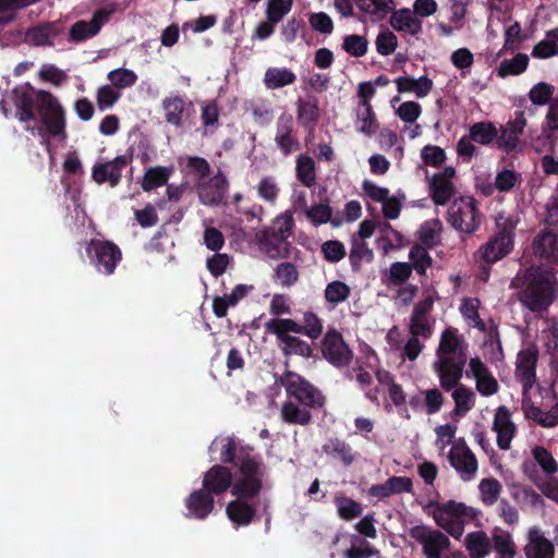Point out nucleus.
<instances>
[{
    "instance_id": "8fccbe9b",
    "label": "nucleus",
    "mask_w": 558,
    "mask_h": 558,
    "mask_svg": "<svg viewBox=\"0 0 558 558\" xmlns=\"http://www.w3.org/2000/svg\"><path fill=\"white\" fill-rule=\"evenodd\" d=\"M350 295L351 288L341 280H333L329 282L324 291L326 302L331 304L333 307L345 302Z\"/></svg>"
},
{
    "instance_id": "2eb2a0df",
    "label": "nucleus",
    "mask_w": 558,
    "mask_h": 558,
    "mask_svg": "<svg viewBox=\"0 0 558 558\" xmlns=\"http://www.w3.org/2000/svg\"><path fill=\"white\" fill-rule=\"evenodd\" d=\"M133 155H120L113 160L99 162L94 165L92 178L98 184L108 183L111 187L120 184L122 179V170L131 163Z\"/></svg>"
},
{
    "instance_id": "a878e982",
    "label": "nucleus",
    "mask_w": 558,
    "mask_h": 558,
    "mask_svg": "<svg viewBox=\"0 0 558 558\" xmlns=\"http://www.w3.org/2000/svg\"><path fill=\"white\" fill-rule=\"evenodd\" d=\"M219 449V461L223 464H233L239 462L241 451L251 453L254 448L247 445H240V442L232 436L225 438H215L209 447L210 451Z\"/></svg>"
},
{
    "instance_id": "5701e85b",
    "label": "nucleus",
    "mask_w": 558,
    "mask_h": 558,
    "mask_svg": "<svg viewBox=\"0 0 558 558\" xmlns=\"http://www.w3.org/2000/svg\"><path fill=\"white\" fill-rule=\"evenodd\" d=\"M523 551L526 558H555L553 542L545 537L538 526L529 529Z\"/></svg>"
},
{
    "instance_id": "5fc2aeb1",
    "label": "nucleus",
    "mask_w": 558,
    "mask_h": 558,
    "mask_svg": "<svg viewBox=\"0 0 558 558\" xmlns=\"http://www.w3.org/2000/svg\"><path fill=\"white\" fill-rule=\"evenodd\" d=\"M169 174V170L165 167L149 168L143 178L142 189L145 192H149L165 185L168 182Z\"/></svg>"
},
{
    "instance_id": "c03bdc74",
    "label": "nucleus",
    "mask_w": 558,
    "mask_h": 558,
    "mask_svg": "<svg viewBox=\"0 0 558 558\" xmlns=\"http://www.w3.org/2000/svg\"><path fill=\"white\" fill-rule=\"evenodd\" d=\"M323 451L326 454L340 460L345 466L352 464L354 461L351 446L339 438L328 439V441L323 446Z\"/></svg>"
},
{
    "instance_id": "c756f323",
    "label": "nucleus",
    "mask_w": 558,
    "mask_h": 558,
    "mask_svg": "<svg viewBox=\"0 0 558 558\" xmlns=\"http://www.w3.org/2000/svg\"><path fill=\"white\" fill-rule=\"evenodd\" d=\"M558 116L553 110L547 111L545 125L541 135L535 140L534 145L537 151L547 150L555 153L558 143Z\"/></svg>"
},
{
    "instance_id": "1a4fd4ad",
    "label": "nucleus",
    "mask_w": 558,
    "mask_h": 558,
    "mask_svg": "<svg viewBox=\"0 0 558 558\" xmlns=\"http://www.w3.org/2000/svg\"><path fill=\"white\" fill-rule=\"evenodd\" d=\"M287 320L283 318H272L266 322V330L276 336L278 344L284 356L299 355L302 357H311L313 349L308 342L302 340L293 333V329L287 326Z\"/></svg>"
},
{
    "instance_id": "9b49d317",
    "label": "nucleus",
    "mask_w": 558,
    "mask_h": 558,
    "mask_svg": "<svg viewBox=\"0 0 558 558\" xmlns=\"http://www.w3.org/2000/svg\"><path fill=\"white\" fill-rule=\"evenodd\" d=\"M320 351L323 357L336 368L348 367L353 360V351L336 329H329L325 333Z\"/></svg>"
},
{
    "instance_id": "7c9ffc66",
    "label": "nucleus",
    "mask_w": 558,
    "mask_h": 558,
    "mask_svg": "<svg viewBox=\"0 0 558 558\" xmlns=\"http://www.w3.org/2000/svg\"><path fill=\"white\" fill-rule=\"evenodd\" d=\"M296 118L301 126L310 132H313L319 120V107L317 98H299L296 101Z\"/></svg>"
},
{
    "instance_id": "f3484780",
    "label": "nucleus",
    "mask_w": 558,
    "mask_h": 558,
    "mask_svg": "<svg viewBox=\"0 0 558 558\" xmlns=\"http://www.w3.org/2000/svg\"><path fill=\"white\" fill-rule=\"evenodd\" d=\"M466 376H472L475 380V387L483 397H490L498 392L499 384L492 374L488 366L478 357H471L469 361V371Z\"/></svg>"
},
{
    "instance_id": "37998d69",
    "label": "nucleus",
    "mask_w": 558,
    "mask_h": 558,
    "mask_svg": "<svg viewBox=\"0 0 558 558\" xmlns=\"http://www.w3.org/2000/svg\"><path fill=\"white\" fill-rule=\"evenodd\" d=\"M295 175L306 187H312L316 184V165L311 156L303 154L296 158Z\"/></svg>"
},
{
    "instance_id": "412c9836",
    "label": "nucleus",
    "mask_w": 558,
    "mask_h": 558,
    "mask_svg": "<svg viewBox=\"0 0 558 558\" xmlns=\"http://www.w3.org/2000/svg\"><path fill=\"white\" fill-rule=\"evenodd\" d=\"M234 482L229 466L215 464L204 473L202 486L213 496H219L232 489Z\"/></svg>"
},
{
    "instance_id": "473e14b6",
    "label": "nucleus",
    "mask_w": 558,
    "mask_h": 558,
    "mask_svg": "<svg viewBox=\"0 0 558 558\" xmlns=\"http://www.w3.org/2000/svg\"><path fill=\"white\" fill-rule=\"evenodd\" d=\"M399 93H414L417 98H424L433 89V81L423 75L418 78L412 76H400L395 80Z\"/></svg>"
},
{
    "instance_id": "3c124183",
    "label": "nucleus",
    "mask_w": 558,
    "mask_h": 558,
    "mask_svg": "<svg viewBox=\"0 0 558 558\" xmlns=\"http://www.w3.org/2000/svg\"><path fill=\"white\" fill-rule=\"evenodd\" d=\"M529 57L525 53H518L512 59H505L501 61L497 74L500 77L509 75H519L523 73L529 65Z\"/></svg>"
},
{
    "instance_id": "4c0bfd02",
    "label": "nucleus",
    "mask_w": 558,
    "mask_h": 558,
    "mask_svg": "<svg viewBox=\"0 0 558 558\" xmlns=\"http://www.w3.org/2000/svg\"><path fill=\"white\" fill-rule=\"evenodd\" d=\"M492 546L498 558H514L517 546L508 531L496 527L492 534Z\"/></svg>"
},
{
    "instance_id": "052dcab7",
    "label": "nucleus",
    "mask_w": 558,
    "mask_h": 558,
    "mask_svg": "<svg viewBox=\"0 0 558 558\" xmlns=\"http://www.w3.org/2000/svg\"><path fill=\"white\" fill-rule=\"evenodd\" d=\"M478 488L483 502L487 506H492L498 500L502 486L498 480L490 477L482 480Z\"/></svg>"
},
{
    "instance_id": "0e129e2a",
    "label": "nucleus",
    "mask_w": 558,
    "mask_h": 558,
    "mask_svg": "<svg viewBox=\"0 0 558 558\" xmlns=\"http://www.w3.org/2000/svg\"><path fill=\"white\" fill-rule=\"evenodd\" d=\"M554 90L555 89L553 85L545 82H541L535 84L531 88L529 97L532 104L537 106H544L550 101Z\"/></svg>"
},
{
    "instance_id": "6ab92c4d",
    "label": "nucleus",
    "mask_w": 558,
    "mask_h": 558,
    "mask_svg": "<svg viewBox=\"0 0 558 558\" xmlns=\"http://www.w3.org/2000/svg\"><path fill=\"white\" fill-rule=\"evenodd\" d=\"M234 500H231L226 507V514L234 527L247 526L258 519L256 508L250 504L251 499L255 497L233 495Z\"/></svg>"
},
{
    "instance_id": "6e6d98bb",
    "label": "nucleus",
    "mask_w": 558,
    "mask_h": 558,
    "mask_svg": "<svg viewBox=\"0 0 558 558\" xmlns=\"http://www.w3.org/2000/svg\"><path fill=\"white\" fill-rule=\"evenodd\" d=\"M409 258L412 264V269H415L417 274L425 275L428 267L432 265V257L427 252V248L415 244L411 247Z\"/></svg>"
},
{
    "instance_id": "2f4dec72",
    "label": "nucleus",
    "mask_w": 558,
    "mask_h": 558,
    "mask_svg": "<svg viewBox=\"0 0 558 558\" xmlns=\"http://www.w3.org/2000/svg\"><path fill=\"white\" fill-rule=\"evenodd\" d=\"M311 409L289 399L282 403L280 417L287 424L306 426L312 422Z\"/></svg>"
},
{
    "instance_id": "cd10ccee",
    "label": "nucleus",
    "mask_w": 558,
    "mask_h": 558,
    "mask_svg": "<svg viewBox=\"0 0 558 558\" xmlns=\"http://www.w3.org/2000/svg\"><path fill=\"white\" fill-rule=\"evenodd\" d=\"M468 344L463 338L459 335L458 329L453 327H447L440 336V341L436 350V356H466Z\"/></svg>"
},
{
    "instance_id": "a19ab883",
    "label": "nucleus",
    "mask_w": 558,
    "mask_h": 558,
    "mask_svg": "<svg viewBox=\"0 0 558 558\" xmlns=\"http://www.w3.org/2000/svg\"><path fill=\"white\" fill-rule=\"evenodd\" d=\"M161 107L165 111L166 122L175 126H182L185 101L179 96H169L162 100Z\"/></svg>"
},
{
    "instance_id": "ea45409f",
    "label": "nucleus",
    "mask_w": 558,
    "mask_h": 558,
    "mask_svg": "<svg viewBox=\"0 0 558 558\" xmlns=\"http://www.w3.org/2000/svg\"><path fill=\"white\" fill-rule=\"evenodd\" d=\"M470 138L480 145H496L497 128L492 121L476 122L469 129Z\"/></svg>"
},
{
    "instance_id": "680f3d73",
    "label": "nucleus",
    "mask_w": 558,
    "mask_h": 558,
    "mask_svg": "<svg viewBox=\"0 0 558 558\" xmlns=\"http://www.w3.org/2000/svg\"><path fill=\"white\" fill-rule=\"evenodd\" d=\"M108 80L111 82L113 87L124 89L136 83L137 75L132 70L119 68L108 73Z\"/></svg>"
},
{
    "instance_id": "bb28decb",
    "label": "nucleus",
    "mask_w": 558,
    "mask_h": 558,
    "mask_svg": "<svg viewBox=\"0 0 558 558\" xmlns=\"http://www.w3.org/2000/svg\"><path fill=\"white\" fill-rule=\"evenodd\" d=\"M61 21L40 23L27 29L25 40L33 46H52L53 40L63 32Z\"/></svg>"
},
{
    "instance_id": "9d476101",
    "label": "nucleus",
    "mask_w": 558,
    "mask_h": 558,
    "mask_svg": "<svg viewBox=\"0 0 558 558\" xmlns=\"http://www.w3.org/2000/svg\"><path fill=\"white\" fill-rule=\"evenodd\" d=\"M90 263L97 271L112 275L122 259L120 247L111 241L93 239L86 248Z\"/></svg>"
},
{
    "instance_id": "bf43d9fd",
    "label": "nucleus",
    "mask_w": 558,
    "mask_h": 558,
    "mask_svg": "<svg viewBox=\"0 0 558 558\" xmlns=\"http://www.w3.org/2000/svg\"><path fill=\"white\" fill-rule=\"evenodd\" d=\"M293 0H268L266 5V19L270 22H281L291 11Z\"/></svg>"
},
{
    "instance_id": "0eeeda50",
    "label": "nucleus",
    "mask_w": 558,
    "mask_h": 558,
    "mask_svg": "<svg viewBox=\"0 0 558 558\" xmlns=\"http://www.w3.org/2000/svg\"><path fill=\"white\" fill-rule=\"evenodd\" d=\"M286 389L287 397L311 410L323 409L326 397L316 386L300 374L287 369L277 380Z\"/></svg>"
},
{
    "instance_id": "338daca9",
    "label": "nucleus",
    "mask_w": 558,
    "mask_h": 558,
    "mask_svg": "<svg viewBox=\"0 0 558 558\" xmlns=\"http://www.w3.org/2000/svg\"><path fill=\"white\" fill-rule=\"evenodd\" d=\"M120 97V93L117 92L113 86L104 85L97 90V106L100 110H107L111 108Z\"/></svg>"
},
{
    "instance_id": "09e8293b",
    "label": "nucleus",
    "mask_w": 558,
    "mask_h": 558,
    "mask_svg": "<svg viewBox=\"0 0 558 558\" xmlns=\"http://www.w3.org/2000/svg\"><path fill=\"white\" fill-rule=\"evenodd\" d=\"M333 501L337 506L338 515L344 521H352L362 514V505L352 498L336 495Z\"/></svg>"
},
{
    "instance_id": "a211bd4d",
    "label": "nucleus",
    "mask_w": 558,
    "mask_h": 558,
    "mask_svg": "<svg viewBox=\"0 0 558 558\" xmlns=\"http://www.w3.org/2000/svg\"><path fill=\"white\" fill-rule=\"evenodd\" d=\"M111 13V10L99 9L93 14L90 21L75 22L70 28L69 41L81 43L96 36L107 23Z\"/></svg>"
},
{
    "instance_id": "f03ea898",
    "label": "nucleus",
    "mask_w": 558,
    "mask_h": 558,
    "mask_svg": "<svg viewBox=\"0 0 558 558\" xmlns=\"http://www.w3.org/2000/svg\"><path fill=\"white\" fill-rule=\"evenodd\" d=\"M558 296V281L553 270L539 266L527 268L518 292L520 303L533 313L547 312Z\"/></svg>"
},
{
    "instance_id": "6e6552de",
    "label": "nucleus",
    "mask_w": 558,
    "mask_h": 558,
    "mask_svg": "<svg viewBox=\"0 0 558 558\" xmlns=\"http://www.w3.org/2000/svg\"><path fill=\"white\" fill-rule=\"evenodd\" d=\"M448 221L459 232L474 233L481 225L477 201L473 196L454 199L448 209Z\"/></svg>"
},
{
    "instance_id": "423d86ee",
    "label": "nucleus",
    "mask_w": 558,
    "mask_h": 558,
    "mask_svg": "<svg viewBox=\"0 0 558 558\" xmlns=\"http://www.w3.org/2000/svg\"><path fill=\"white\" fill-rule=\"evenodd\" d=\"M294 227V220L291 214L284 213L276 217L271 225L265 227L256 233V240L260 247L270 258L288 257L289 243Z\"/></svg>"
},
{
    "instance_id": "864d4df0",
    "label": "nucleus",
    "mask_w": 558,
    "mask_h": 558,
    "mask_svg": "<svg viewBox=\"0 0 558 558\" xmlns=\"http://www.w3.org/2000/svg\"><path fill=\"white\" fill-rule=\"evenodd\" d=\"M440 221L428 220L422 223L417 231L418 240L426 248H433L439 244Z\"/></svg>"
},
{
    "instance_id": "13d9d810",
    "label": "nucleus",
    "mask_w": 558,
    "mask_h": 558,
    "mask_svg": "<svg viewBox=\"0 0 558 558\" xmlns=\"http://www.w3.org/2000/svg\"><path fill=\"white\" fill-rule=\"evenodd\" d=\"M532 456L535 463L541 466L543 472L547 475H553L558 470V464L553 454L543 446H535L532 449Z\"/></svg>"
},
{
    "instance_id": "f8f14e48",
    "label": "nucleus",
    "mask_w": 558,
    "mask_h": 558,
    "mask_svg": "<svg viewBox=\"0 0 558 558\" xmlns=\"http://www.w3.org/2000/svg\"><path fill=\"white\" fill-rule=\"evenodd\" d=\"M432 367L438 376L440 387L445 391H450L457 387L462 377L468 357L460 356H436Z\"/></svg>"
},
{
    "instance_id": "20e7f679",
    "label": "nucleus",
    "mask_w": 558,
    "mask_h": 558,
    "mask_svg": "<svg viewBox=\"0 0 558 558\" xmlns=\"http://www.w3.org/2000/svg\"><path fill=\"white\" fill-rule=\"evenodd\" d=\"M235 468L239 477L234 481L231 494L257 497L263 489V480L267 474V466L262 457L255 454L254 451L251 453L241 451Z\"/></svg>"
},
{
    "instance_id": "e2e57ef3",
    "label": "nucleus",
    "mask_w": 558,
    "mask_h": 558,
    "mask_svg": "<svg viewBox=\"0 0 558 558\" xmlns=\"http://www.w3.org/2000/svg\"><path fill=\"white\" fill-rule=\"evenodd\" d=\"M275 278L283 287H291L299 280L296 266L290 262L280 263L275 269Z\"/></svg>"
},
{
    "instance_id": "58836bf2",
    "label": "nucleus",
    "mask_w": 558,
    "mask_h": 558,
    "mask_svg": "<svg viewBox=\"0 0 558 558\" xmlns=\"http://www.w3.org/2000/svg\"><path fill=\"white\" fill-rule=\"evenodd\" d=\"M430 197L436 205H446L454 195L456 189L450 180L434 175L429 183Z\"/></svg>"
},
{
    "instance_id": "4be33fe9",
    "label": "nucleus",
    "mask_w": 558,
    "mask_h": 558,
    "mask_svg": "<svg viewBox=\"0 0 558 558\" xmlns=\"http://www.w3.org/2000/svg\"><path fill=\"white\" fill-rule=\"evenodd\" d=\"M537 359L538 351L535 347H529L518 354L515 377L521 383L524 393L535 384Z\"/></svg>"
},
{
    "instance_id": "c85d7f7f",
    "label": "nucleus",
    "mask_w": 558,
    "mask_h": 558,
    "mask_svg": "<svg viewBox=\"0 0 558 558\" xmlns=\"http://www.w3.org/2000/svg\"><path fill=\"white\" fill-rule=\"evenodd\" d=\"M533 251L539 259L558 264V233L550 229L537 234L533 241Z\"/></svg>"
},
{
    "instance_id": "79ce46f5",
    "label": "nucleus",
    "mask_w": 558,
    "mask_h": 558,
    "mask_svg": "<svg viewBox=\"0 0 558 558\" xmlns=\"http://www.w3.org/2000/svg\"><path fill=\"white\" fill-rule=\"evenodd\" d=\"M453 389L454 413L459 416H464L475 405V392L463 384H459Z\"/></svg>"
},
{
    "instance_id": "603ef678",
    "label": "nucleus",
    "mask_w": 558,
    "mask_h": 558,
    "mask_svg": "<svg viewBox=\"0 0 558 558\" xmlns=\"http://www.w3.org/2000/svg\"><path fill=\"white\" fill-rule=\"evenodd\" d=\"M361 11L379 19L393 11V0H354Z\"/></svg>"
},
{
    "instance_id": "393cba45",
    "label": "nucleus",
    "mask_w": 558,
    "mask_h": 558,
    "mask_svg": "<svg viewBox=\"0 0 558 558\" xmlns=\"http://www.w3.org/2000/svg\"><path fill=\"white\" fill-rule=\"evenodd\" d=\"M186 517L205 520L215 509L214 496L205 488L193 490L185 499Z\"/></svg>"
},
{
    "instance_id": "c9c22d12",
    "label": "nucleus",
    "mask_w": 558,
    "mask_h": 558,
    "mask_svg": "<svg viewBox=\"0 0 558 558\" xmlns=\"http://www.w3.org/2000/svg\"><path fill=\"white\" fill-rule=\"evenodd\" d=\"M390 25L398 32H408L411 35H417L422 31V22L409 9L392 12Z\"/></svg>"
},
{
    "instance_id": "774afa93",
    "label": "nucleus",
    "mask_w": 558,
    "mask_h": 558,
    "mask_svg": "<svg viewBox=\"0 0 558 558\" xmlns=\"http://www.w3.org/2000/svg\"><path fill=\"white\" fill-rule=\"evenodd\" d=\"M558 54V39L548 38L541 40L533 47L532 56L537 59H547Z\"/></svg>"
},
{
    "instance_id": "aec40b11",
    "label": "nucleus",
    "mask_w": 558,
    "mask_h": 558,
    "mask_svg": "<svg viewBox=\"0 0 558 558\" xmlns=\"http://www.w3.org/2000/svg\"><path fill=\"white\" fill-rule=\"evenodd\" d=\"M434 299L426 296L417 302L410 316L409 332L412 336H421L428 339L433 335V327L429 323L428 315L433 311Z\"/></svg>"
},
{
    "instance_id": "49530a36",
    "label": "nucleus",
    "mask_w": 558,
    "mask_h": 558,
    "mask_svg": "<svg viewBox=\"0 0 558 558\" xmlns=\"http://www.w3.org/2000/svg\"><path fill=\"white\" fill-rule=\"evenodd\" d=\"M450 464L460 473L473 475L477 470V460L470 448L464 447L462 453H449Z\"/></svg>"
},
{
    "instance_id": "e433bc0d",
    "label": "nucleus",
    "mask_w": 558,
    "mask_h": 558,
    "mask_svg": "<svg viewBox=\"0 0 558 558\" xmlns=\"http://www.w3.org/2000/svg\"><path fill=\"white\" fill-rule=\"evenodd\" d=\"M356 122L360 123L357 131L367 136L377 132L379 125L369 101L360 100L356 107Z\"/></svg>"
},
{
    "instance_id": "ddd939ff",
    "label": "nucleus",
    "mask_w": 558,
    "mask_h": 558,
    "mask_svg": "<svg viewBox=\"0 0 558 558\" xmlns=\"http://www.w3.org/2000/svg\"><path fill=\"white\" fill-rule=\"evenodd\" d=\"M526 126V118L523 111H515L514 119L501 124L497 129L496 147L508 155L518 153L520 136Z\"/></svg>"
},
{
    "instance_id": "72a5a7b5",
    "label": "nucleus",
    "mask_w": 558,
    "mask_h": 558,
    "mask_svg": "<svg viewBox=\"0 0 558 558\" xmlns=\"http://www.w3.org/2000/svg\"><path fill=\"white\" fill-rule=\"evenodd\" d=\"M287 326L293 329V333H302L311 339H318L323 333V322L313 312H306L303 315V324H299L291 318H284Z\"/></svg>"
},
{
    "instance_id": "4468645a",
    "label": "nucleus",
    "mask_w": 558,
    "mask_h": 558,
    "mask_svg": "<svg viewBox=\"0 0 558 558\" xmlns=\"http://www.w3.org/2000/svg\"><path fill=\"white\" fill-rule=\"evenodd\" d=\"M410 535L423 547L427 558H441V551L450 547L449 537L439 530H430L425 525H416L410 530Z\"/></svg>"
},
{
    "instance_id": "7ed1b4c3",
    "label": "nucleus",
    "mask_w": 558,
    "mask_h": 558,
    "mask_svg": "<svg viewBox=\"0 0 558 558\" xmlns=\"http://www.w3.org/2000/svg\"><path fill=\"white\" fill-rule=\"evenodd\" d=\"M427 508H433L432 514L436 524L457 539L462 536L465 523L475 520L480 514L477 509L454 500L442 504L430 501Z\"/></svg>"
},
{
    "instance_id": "69168bd1",
    "label": "nucleus",
    "mask_w": 558,
    "mask_h": 558,
    "mask_svg": "<svg viewBox=\"0 0 558 558\" xmlns=\"http://www.w3.org/2000/svg\"><path fill=\"white\" fill-rule=\"evenodd\" d=\"M375 46L379 54L389 56L396 50L398 38L392 32L386 29L377 35Z\"/></svg>"
},
{
    "instance_id": "f704fd0d",
    "label": "nucleus",
    "mask_w": 558,
    "mask_h": 558,
    "mask_svg": "<svg viewBox=\"0 0 558 558\" xmlns=\"http://www.w3.org/2000/svg\"><path fill=\"white\" fill-rule=\"evenodd\" d=\"M464 544L470 558H485L492 550V541L484 531L469 533Z\"/></svg>"
},
{
    "instance_id": "a18cd8bd",
    "label": "nucleus",
    "mask_w": 558,
    "mask_h": 558,
    "mask_svg": "<svg viewBox=\"0 0 558 558\" xmlns=\"http://www.w3.org/2000/svg\"><path fill=\"white\" fill-rule=\"evenodd\" d=\"M295 74L286 68H269L265 73V85L270 89L281 88L295 82Z\"/></svg>"
},
{
    "instance_id": "dca6fc26",
    "label": "nucleus",
    "mask_w": 558,
    "mask_h": 558,
    "mask_svg": "<svg viewBox=\"0 0 558 558\" xmlns=\"http://www.w3.org/2000/svg\"><path fill=\"white\" fill-rule=\"evenodd\" d=\"M197 194L202 204L218 206L222 203L229 189V181L221 170L205 181L196 184Z\"/></svg>"
},
{
    "instance_id": "39448f33",
    "label": "nucleus",
    "mask_w": 558,
    "mask_h": 558,
    "mask_svg": "<svg viewBox=\"0 0 558 558\" xmlns=\"http://www.w3.org/2000/svg\"><path fill=\"white\" fill-rule=\"evenodd\" d=\"M518 220L512 217L496 219V233L475 253V258L490 266L508 256L514 246V231Z\"/></svg>"
},
{
    "instance_id": "b1692460",
    "label": "nucleus",
    "mask_w": 558,
    "mask_h": 558,
    "mask_svg": "<svg viewBox=\"0 0 558 558\" xmlns=\"http://www.w3.org/2000/svg\"><path fill=\"white\" fill-rule=\"evenodd\" d=\"M493 430L497 434V446L501 450L510 449L511 441L517 433V426L511 420V413L505 405L496 410Z\"/></svg>"
},
{
    "instance_id": "de8ad7c7",
    "label": "nucleus",
    "mask_w": 558,
    "mask_h": 558,
    "mask_svg": "<svg viewBox=\"0 0 558 558\" xmlns=\"http://www.w3.org/2000/svg\"><path fill=\"white\" fill-rule=\"evenodd\" d=\"M374 253L368 248L364 241L357 239L352 240V245L349 254L350 265L353 271L359 272L362 268V260L372 262Z\"/></svg>"
},
{
    "instance_id": "4d7b16f0",
    "label": "nucleus",
    "mask_w": 558,
    "mask_h": 558,
    "mask_svg": "<svg viewBox=\"0 0 558 558\" xmlns=\"http://www.w3.org/2000/svg\"><path fill=\"white\" fill-rule=\"evenodd\" d=\"M368 41L362 35H347L343 37L342 49L352 57L360 58L366 54Z\"/></svg>"
},
{
    "instance_id": "f257e3e1",
    "label": "nucleus",
    "mask_w": 558,
    "mask_h": 558,
    "mask_svg": "<svg viewBox=\"0 0 558 558\" xmlns=\"http://www.w3.org/2000/svg\"><path fill=\"white\" fill-rule=\"evenodd\" d=\"M15 107L14 117L23 123L39 118L48 135L64 138L65 110L50 92L35 89L29 83L16 85L10 94Z\"/></svg>"
}]
</instances>
